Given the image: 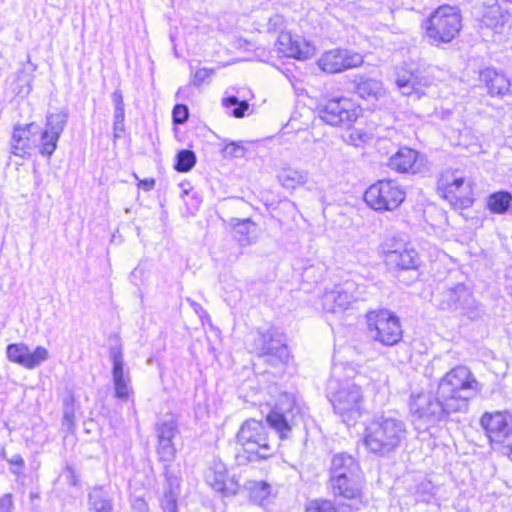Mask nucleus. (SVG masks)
<instances>
[{"mask_svg":"<svg viewBox=\"0 0 512 512\" xmlns=\"http://www.w3.org/2000/svg\"><path fill=\"white\" fill-rule=\"evenodd\" d=\"M404 421L390 414L374 416L365 426L363 444L378 456H387L398 449L406 439Z\"/></svg>","mask_w":512,"mask_h":512,"instance_id":"nucleus-1","label":"nucleus"},{"mask_svg":"<svg viewBox=\"0 0 512 512\" xmlns=\"http://www.w3.org/2000/svg\"><path fill=\"white\" fill-rule=\"evenodd\" d=\"M438 395L446 400V406L456 413L468 411L469 401L480 391L479 382L470 369L458 365L443 375L438 383Z\"/></svg>","mask_w":512,"mask_h":512,"instance_id":"nucleus-2","label":"nucleus"},{"mask_svg":"<svg viewBox=\"0 0 512 512\" xmlns=\"http://www.w3.org/2000/svg\"><path fill=\"white\" fill-rule=\"evenodd\" d=\"M424 38L427 43L441 47L457 38L462 29V16L456 6L441 5L423 22Z\"/></svg>","mask_w":512,"mask_h":512,"instance_id":"nucleus-3","label":"nucleus"},{"mask_svg":"<svg viewBox=\"0 0 512 512\" xmlns=\"http://www.w3.org/2000/svg\"><path fill=\"white\" fill-rule=\"evenodd\" d=\"M328 393L335 414L346 425H355L365 412L362 388L354 382L338 383L331 380Z\"/></svg>","mask_w":512,"mask_h":512,"instance_id":"nucleus-4","label":"nucleus"},{"mask_svg":"<svg viewBox=\"0 0 512 512\" xmlns=\"http://www.w3.org/2000/svg\"><path fill=\"white\" fill-rule=\"evenodd\" d=\"M446 400L428 391L412 392L409 398V412L413 422L424 426V429L434 427L448 420L450 414L456 413L453 408L446 406Z\"/></svg>","mask_w":512,"mask_h":512,"instance_id":"nucleus-5","label":"nucleus"},{"mask_svg":"<svg viewBox=\"0 0 512 512\" xmlns=\"http://www.w3.org/2000/svg\"><path fill=\"white\" fill-rule=\"evenodd\" d=\"M236 439L247 453L258 459H267L276 450L269 437L268 427L255 419H248L241 425Z\"/></svg>","mask_w":512,"mask_h":512,"instance_id":"nucleus-6","label":"nucleus"},{"mask_svg":"<svg viewBox=\"0 0 512 512\" xmlns=\"http://www.w3.org/2000/svg\"><path fill=\"white\" fill-rule=\"evenodd\" d=\"M438 189L455 209H466L473 205V184L458 170L443 172L438 181Z\"/></svg>","mask_w":512,"mask_h":512,"instance_id":"nucleus-7","label":"nucleus"},{"mask_svg":"<svg viewBox=\"0 0 512 512\" xmlns=\"http://www.w3.org/2000/svg\"><path fill=\"white\" fill-rule=\"evenodd\" d=\"M266 420L281 439L289 438L292 429L302 420L300 408L296 405L294 396L288 393L281 394Z\"/></svg>","mask_w":512,"mask_h":512,"instance_id":"nucleus-8","label":"nucleus"},{"mask_svg":"<svg viewBox=\"0 0 512 512\" xmlns=\"http://www.w3.org/2000/svg\"><path fill=\"white\" fill-rule=\"evenodd\" d=\"M405 199V191L394 180L383 179L372 184L364 193V201L375 211H393Z\"/></svg>","mask_w":512,"mask_h":512,"instance_id":"nucleus-9","label":"nucleus"},{"mask_svg":"<svg viewBox=\"0 0 512 512\" xmlns=\"http://www.w3.org/2000/svg\"><path fill=\"white\" fill-rule=\"evenodd\" d=\"M317 111L320 119L326 124L344 126L357 120L360 108L350 98L336 96L321 101Z\"/></svg>","mask_w":512,"mask_h":512,"instance_id":"nucleus-10","label":"nucleus"},{"mask_svg":"<svg viewBox=\"0 0 512 512\" xmlns=\"http://www.w3.org/2000/svg\"><path fill=\"white\" fill-rule=\"evenodd\" d=\"M367 325L371 338L383 345H395L402 338L399 318L388 310L369 312Z\"/></svg>","mask_w":512,"mask_h":512,"instance_id":"nucleus-11","label":"nucleus"},{"mask_svg":"<svg viewBox=\"0 0 512 512\" xmlns=\"http://www.w3.org/2000/svg\"><path fill=\"white\" fill-rule=\"evenodd\" d=\"M434 300L436 306L441 310H451L468 316L470 319L477 317L478 304L472 293L463 284L454 288L445 289L439 292Z\"/></svg>","mask_w":512,"mask_h":512,"instance_id":"nucleus-12","label":"nucleus"},{"mask_svg":"<svg viewBox=\"0 0 512 512\" xmlns=\"http://www.w3.org/2000/svg\"><path fill=\"white\" fill-rule=\"evenodd\" d=\"M258 356L267 364L277 367L285 365L290 357L284 335L271 328L259 334Z\"/></svg>","mask_w":512,"mask_h":512,"instance_id":"nucleus-13","label":"nucleus"},{"mask_svg":"<svg viewBox=\"0 0 512 512\" xmlns=\"http://www.w3.org/2000/svg\"><path fill=\"white\" fill-rule=\"evenodd\" d=\"M480 424L490 442L502 444L512 451V415L507 412L484 413Z\"/></svg>","mask_w":512,"mask_h":512,"instance_id":"nucleus-14","label":"nucleus"},{"mask_svg":"<svg viewBox=\"0 0 512 512\" xmlns=\"http://www.w3.org/2000/svg\"><path fill=\"white\" fill-rule=\"evenodd\" d=\"M361 288L353 281H346L336 285L331 290L325 291L322 298L324 310L337 313L348 309L352 302L360 299Z\"/></svg>","mask_w":512,"mask_h":512,"instance_id":"nucleus-15","label":"nucleus"},{"mask_svg":"<svg viewBox=\"0 0 512 512\" xmlns=\"http://www.w3.org/2000/svg\"><path fill=\"white\" fill-rule=\"evenodd\" d=\"M6 355L9 361L29 370L37 368L49 358V352L45 347L37 346L31 352L25 343L9 344L6 348Z\"/></svg>","mask_w":512,"mask_h":512,"instance_id":"nucleus-16","label":"nucleus"},{"mask_svg":"<svg viewBox=\"0 0 512 512\" xmlns=\"http://www.w3.org/2000/svg\"><path fill=\"white\" fill-rule=\"evenodd\" d=\"M123 348L117 340L114 345L109 348V356L112 361V378L115 390V396L119 400L126 401L130 393V377L129 372L124 370Z\"/></svg>","mask_w":512,"mask_h":512,"instance_id":"nucleus-17","label":"nucleus"},{"mask_svg":"<svg viewBox=\"0 0 512 512\" xmlns=\"http://www.w3.org/2000/svg\"><path fill=\"white\" fill-rule=\"evenodd\" d=\"M362 63L363 57L360 54L343 49L327 51L318 60L319 67L328 73H338L358 67Z\"/></svg>","mask_w":512,"mask_h":512,"instance_id":"nucleus-18","label":"nucleus"},{"mask_svg":"<svg viewBox=\"0 0 512 512\" xmlns=\"http://www.w3.org/2000/svg\"><path fill=\"white\" fill-rule=\"evenodd\" d=\"M431 83V78L420 69H413L404 65L397 70L396 84L404 95L413 93L422 95L424 94V88L429 87Z\"/></svg>","mask_w":512,"mask_h":512,"instance_id":"nucleus-19","label":"nucleus"},{"mask_svg":"<svg viewBox=\"0 0 512 512\" xmlns=\"http://www.w3.org/2000/svg\"><path fill=\"white\" fill-rule=\"evenodd\" d=\"M204 478L212 489L224 496L234 495L239 489L238 482L228 477L226 465L218 459L209 463Z\"/></svg>","mask_w":512,"mask_h":512,"instance_id":"nucleus-20","label":"nucleus"},{"mask_svg":"<svg viewBox=\"0 0 512 512\" xmlns=\"http://www.w3.org/2000/svg\"><path fill=\"white\" fill-rule=\"evenodd\" d=\"M331 488L335 496L354 502V507L362 503L363 497V476H330Z\"/></svg>","mask_w":512,"mask_h":512,"instance_id":"nucleus-21","label":"nucleus"},{"mask_svg":"<svg viewBox=\"0 0 512 512\" xmlns=\"http://www.w3.org/2000/svg\"><path fill=\"white\" fill-rule=\"evenodd\" d=\"M39 127L30 123L25 126H16L11 138V152L20 157L30 154V150L37 146Z\"/></svg>","mask_w":512,"mask_h":512,"instance_id":"nucleus-22","label":"nucleus"},{"mask_svg":"<svg viewBox=\"0 0 512 512\" xmlns=\"http://www.w3.org/2000/svg\"><path fill=\"white\" fill-rule=\"evenodd\" d=\"M363 476L358 461L350 454L340 452L331 460L330 476Z\"/></svg>","mask_w":512,"mask_h":512,"instance_id":"nucleus-23","label":"nucleus"},{"mask_svg":"<svg viewBox=\"0 0 512 512\" xmlns=\"http://www.w3.org/2000/svg\"><path fill=\"white\" fill-rule=\"evenodd\" d=\"M36 69L37 65L32 63L30 56H28L27 62L18 70L15 79L11 83V89L15 95L26 97L30 94Z\"/></svg>","mask_w":512,"mask_h":512,"instance_id":"nucleus-24","label":"nucleus"},{"mask_svg":"<svg viewBox=\"0 0 512 512\" xmlns=\"http://www.w3.org/2000/svg\"><path fill=\"white\" fill-rule=\"evenodd\" d=\"M229 223L234 229V237L240 246L247 247L257 242V225L250 218L233 217Z\"/></svg>","mask_w":512,"mask_h":512,"instance_id":"nucleus-25","label":"nucleus"},{"mask_svg":"<svg viewBox=\"0 0 512 512\" xmlns=\"http://www.w3.org/2000/svg\"><path fill=\"white\" fill-rule=\"evenodd\" d=\"M480 80L485 84L492 96H503L510 91L511 83L501 72L493 68H486L480 73Z\"/></svg>","mask_w":512,"mask_h":512,"instance_id":"nucleus-26","label":"nucleus"},{"mask_svg":"<svg viewBox=\"0 0 512 512\" xmlns=\"http://www.w3.org/2000/svg\"><path fill=\"white\" fill-rule=\"evenodd\" d=\"M351 83L355 92L363 99H377L382 94V83L377 79L355 75Z\"/></svg>","mask_w":512,"mask_h":512,"instance_id":"nucleus-27","label":"nucleus"},{"mask_svg":"<svg viewBox=\"0 0 512 512\" xmlns=\"http://www.w3.org/2000/svg\"><path fill=\"white\" fill-rule=\"evenodd\" d=\"M88 507L93 512H114L112 498L104 486H96L89 491Z\"/></svg>","mask_w":512,"mask_h":512,"instance_id":"nucleus-28","label":"nucleus"},{"mask_svg":"<svg viewBox=\"0 0 512 512\" xmlns=\"http://www.w3.org/2000/svg\"><path fill=\"white\" fill-rule=\"evenodd\" d=\"M418 153L410 148H400L394 155L389 159V167L398 172H416L414 168Z\"/></svg>","mask_w":512,"mask_h":512,"instance_id":"nucleus-29","label":"nucleus"},{"mask_svg":"<svg viewBox=\"0 0 512 512\" xmlns=\"http://www.w3.org/2000/svg\"><path fill=\"white\" fill-rule=\"evenodd\" d=\"M387 261L399 269L410 270L419 266V256L414 249L392 250L387 253Z\"/></svg>","mask_w":512,"mask_h":512,"instance_id":"nucleus-30","label":"nucleus"},{"mask_svg":"<svg viewBox=\"0 0 512 512\" xmlns=\"http://www.w3.org/2000/svg\"><path fill=\"white\" fill-rule=\"evenodd\" d=\"M279 183L286 189H295L308 181V173L303 170L284 168L277 175Z\"/></svg>","mask_w":512,"mask_h":512,"instance_id":"nucleus-31","label":"nucleus"},{"mask_svg":"<svg viewBox=\"0 0 512 512\" xmlns=\"http://www.w3.org/2000/svg\"><path fill=\"white\" fill-rule=\"evenodd\" d=\"M512 206V194L508 191H497L487 198V207L494 214H505Z\"/></svg>","mask_w":512,"mask_h":512,"instance_id":"nucleus-32","label":"nucleus"},{"mask_svg":"<svg viewBox=\"0 0 512 512\" xmlns=\"http://www.w3.org/2000/svg\"><path fill=\"white\" fill-rule=\"evenodd\" d=\"M278 49L287 57L306 59L308 51H304L297 41H293L290 34L282 33L278 38Z\"/></svg>","mask_w":512,"mask_h":512,"instance_id":"nucleus-33","label":"nucleus"},{"mask_svg":"<svg viewBox=\"0 0 512 512\" xmlns=\"http://www.w3.org/2000/svg\"><path fill=\"white\" fill-rule=\"evenodd\" d=\"M68 120V111L62 110L58 113H52L47 116V128L54 136L52 138L60 137L64 131Z\"/></svg>","mask_w":512,"mask_h":512,"instance_id":"nucleus-34","label":"nucleus"},{"mask_svg":"<svg viewBox=\"0 0 512 512\" xmlns=\"http://www.w3.org/2000/svg\"><path fill=\"white\" fill-rule=\"evenodd\" d=\"M196 164V155L192 150L183 149L176 155L174 168L178 172H188Z\"/></svg>","mask_w":512,"mask_h":512,"instance_id":"nucleus-35","label":"nucleus"},{"mask_svg":"<svg viewBox=\"0 0 512 512\" xmlns=\"http://www.w3.org/2000/svg\"><path fill=\"white\" fill-rule=\"evenodd\" d=\"M249 490L251 500L259 505H263L271 494V486L265 481L253 482Z\"/></svg>","mask_w":512,"mask_h":512,"instance_id":"nucleus-36","label":"nucleus"},{"mask_svg":"<svg viewBox=\"0 0 512 512\" xmlns=\"http://www.w3.org/2000/svg\"><path fill=\"white\" fill-rule=\"evenodd\" d=\"M75 425L74 397L68 395L63 400L62 427L72 431Z\"/></svg>","mask_w":512,"mask_h":512,"instance_id":"nucleus-37","label":"nucleus"},{"mask_svg":"<svg viewBox=\"0 0 512 512\" xmlns=\"http://www.w3.org/2000/svg\"><path fill=\"white\" fill-rule=\"evenodd\" d=\"M222 104L225 108H232L230 115L235 118L243 117L245 112L249 109L248 102L245 100L241 101L236 96L223 98Z\"/></svg>","mask_w":512,"mask_h":512,"instance_id":"nucleus-38","label":"nucleus"},{"mask_svg":"<svg viewBox=\"0 0 512 512\" xmlns=\"http://www.w3.org/2000/svg\"><path fill=\"white\" fill-rule=\"evenodd\" d=\"M156 432L158 439L173 440L178 434L177 423L172 418L158 422Z\"/></svg>","mask_w":512,"mask_h":512,"instance_id":"nucleus-39","label":"nucleus"},{"mask_svg":"<svg viewBox=\"0 0 512 512\" xmlns=\"http://www.w3.org/2000/svg\"><path fill=\"white\" fill-rule=\"evenodd\" d=\"M39 135H40V144H39L40 145V153L50 157L54 153V151L57 147V142L60 137H56L55 139L52 138V136H54V135L48 130H45L43 132L39 131L38 136Z\"/></svg>","mask_w":512,"mask_h":512,"instance_id":"nucleus-40","label":"nucleus"},{"mask_svg":"<svg viewBox=\"0 0 512 512\" xmlns=\"http://www.w3.org/2000/svg\"><path fill=\"white\" fill-rule=\"evenodd\" d=\"M157 453L163 462H172L176 456L173 440L158 439Z\"/></svg>","mask_w":512,"mask_h":512,"instance_id":"nucleus-41","label":"nucleus"},{"mask_svg":"<svg viewBox=\"0 0 512 512\" xmlns=\"http://www.w3.org/2000/svg\"><path fill=\"white\" fill-rule=\"evenodd\" d=\"M370 139L368 133L364 132L361 129H351L347 131V134L344 136V140L347 144L360 147L365 144Z\"/></svg>","mask_w":512,"mask_h":512,"instance_id":"nucleus-42","label":"nucleus"},{"mask_svg":"<svg viewBox=\"0 0 512 512\" xmlns=\"http://www.w3.org/2000/svg\"><path fill=\"white\" fill-rule=\"evenodd\" d=\"M324 268L322 265H311L303 271L302 277L304 281L309 283H318L323 279Z\"/></svg>","mask_w":512,"mask_h":512,"instance_id":"nucleus-43","label":"nucleus"},{"mask_svg":"<svg viewBox=\"0 0 512 512\" xmlns=\"http://www.w3.org/2000/svg\"><path fill=\"white\" fill-rule=\"evenodd\" d=\"M177 495L171 489L165 491L161 500L163 512H177Z\"/></svg>","mask_w":512,"mask_h":512,"instance_id":"nucleus-44","label":"nucleus"},{"mask_svg":"<svg viewBox=\"0 0 512 512\" xmlns=\"http://www.w3.org/2000/svg\"><path fill=\"white\" fill-rule=\"evenodd\" d=\"M7 462L10 464V472L16 477H20L24 475L25 470V461L20 454H14Z\"/></svg>","mask_w":512,"mask_h":512,"instance_id":"nucleus-45","label":"nucleus"},{"mask_svg":"<svg viewBox=\"0 0 512 512\" xmlns=\"http://www.w3.org/2000/svg\"><path fill=\"white\" fill-rule=\"evenodd\" d=\"M224 158H241L245 155V148L235 142L227 144L222 149Z\"/></svg>","mask_w":512,"mask_h":512,"instance_id":"nucleus-46","label":"nucleus"},{"mask_svg":"<svg viewBox=\"0 0 512 512\" xmlns=\"http://www.w3.org/2000/svg\"><path fill=\"white\" fill-rule=\"evenodd\" d=\"M306 512H336L332 503L328 500L312 501L306 508Z\"/></svg>","mask_w":512,"mask_h":512,"instance_id":"nucleus-47","label":"nucleus"},{"mask_svg":"<svg viewBox=\"0 0 512 512\" xmlns=\"http://www.w3.org/2000/svg\"><path fill=\"white\" fill-rule=\"evenodd\" d=\"M173 122L175 124H183L188 120L189 110L184 104H176L172 111Z\"/></svg>","mask_w":512,"mask_h":512,"instance_id":"nucleus-48","label":"nucleus"},{"mask_svg":"<svg viewBox=\"0 0 512 512\" xmlns=\"http://www.w3.org/2000/svg\"><path fill=\"white\" fill-rule=\"evenodd\" d=\"M214 71L208 68H200L194 73L193 77V85L200 86L204 83V81L211 77Z\"/></svg>","mask_w":512,"mask_h":512,"instance_id":"nucleus-49","label":"nucleus"},{"mask_svg":"<svg viewBox=\"0 0 512 512\" xmlns=\"http://www.w3.org/2000/svg\"><path fill=\"white\" fill-rule=\"evenodd\" d=\"M14 508L13 496L6 493L0 497V512H12Z\"/></svg>","mask_w":512,"mask_h":512,"instance_id":"nucleus-50","label":"nucleus"},{"mask_svg":"<svg viewBox=\"0 0 512 512\" xmlns=\"http://www.w3.org/2000/svg\"><path fill=\"white\" fill-rule=\"evenodd\" d=\"M155 186V180L153 178H146L143 180H140L138 183V187L143 189L144 191H150Z\"/></svg>","mask_w":512,"mask_h":512,"instance_id":"nucleus-51","label":"nucleus"},{"mask_svg":"<svg viewBox=\"0 0 512 512\" xmlns=\"http://www.w3.org/2000/svg\"><path fill=\"white\" fill-rule=\"evenodd\" d=\"M112 100L114 102L115 107H125L123 96L120 90H115L112 94Z\"/></svg>","mask_w":512,"mask_h":512,"instance_id":"nucleus-52","label":"nucleus"},{"mask_svg":"<svg viewBox=\"0 0 512 512\" xmlns=\"http://www.w3.org/2000/svg\"><path fill=\"white\" fill-rule=\"evenodd\" d=\"M283 24V18L279 15H275L269 20V28L280 29Z\"/></svg>","mask_w":512,"mask_h":512,"instance_id":"nucleus-53","label":"nucleus"},{"mask_svg":"<svg viewBox=\"0 0 512 512\" xmlns=\"http://www.w3.org/2000/svg\"><path fill=\"white\" fill-rule=\"evenodd\" d=\"M124 118H125L124 107H115L114 121H117V123L124 122Z\"/></svg>","mask_w":512,"mask_h":512,"instance_id":"nucleus-54","label":"nucleus"},{"mask_svg":"<svg viewBox=\"0 0 512 512\" xmlns=\"http://www.w3.org/2000/svg\"><path fill=\"white\" fill-rule=\"evenodd\" d=\"M113 131H114V137L120 138L122 133L124 132V122L117 123V121H114Z\"/></svg>","mask_w":512,"mask_h":512,"instance_id":"nucleus-55","label":"nucleus"},{"mask_svg":"<svg viewBox=\"0 0 512 512\" xmlns=\"http://www.w3.org/2000/svg\"><path fill=\"white\" fill-rule=\"evenodd\" d=\"M0 457L6 461H7V459H9V457H7L6 451L4 449H2V451L0 453Z\"/></svg>","mask_w":512,"mask_h":512,"instance_id":"nucleus-56","label":"nucleus"},{"mask_svg":"<svg viewBox=\"0 0 512 512\" xmlns=\"http://www.w3.org/2000/svg\"><path fill=\"white\" fill-rule=\"evenodd\" d=\"M193 305L201 308L200 304H196V303L193 302Z\"/></svg>","mask_w":512,"mask_h":512,"instance_id":"nucleus-57","label":"nucleus"}]
</instances>
